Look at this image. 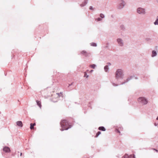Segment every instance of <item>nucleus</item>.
I'll use <instances>...</instances> for the list:
<instances>
[{
	"mask_svg": "<svg viewBox=\"0 0 158 158\" xmlns=\"http://www.w3.org/2000/svg\"><path fill=\"white\" fill-rule=\"evenodd\" d=\"M101 134V132L100 131H98L96 133V135L95 136V137H97L100 134Z\"/></svg>",
	"mask_w": 158,
	"mask_h": 158,
	"instance_id": "23",
	"label": "nucleus"
},
{
	"mask_svg": "<svg viewBox=\"0 0 158 158\" xmlns=\"http://www.w3.org/2000/svg\"><path fill=\"white\" fill-rule=\"evenodd\" d=\"M135 79H138V78H137V77H135Z\"/></svg>",
	"mask_w": 158,
	"mask_h": 158,
	"instance_id": "39",
	"label": "nucleus"
},
{
	"mask_svg": "<svg viewBox=\"0 0 158 158\" xmlns=\"http://www.w3.org/2000/svg\"><path fill=\"white\" fill-rule=\"evenodd\" d=\"M117 41L119 46L123 47V46L124 42L122 39L119 38H118L117 39Z\"/></svg>",
	"mask_w": 158,
	"mask_h": 158,
	"instance_id": "7",
	"label": "nucleus"
},
{
	"mask_svg": "<svg viewBox=\"0 0 158 158\" xmlns=\"http://www.w3.org/2000/svg\"><path fill=\"white\" fill-rule=\"evenodd\" d=\"M134 77V76H129L126 80H124V82H122L119 85H122L125 84L126 83L129 81L130 80H131Z\"/></svg>",
	"mask_w": 158,
	"mask_h": 158,
	"instance_id": "6",
	"label": "nucleus"
},
{
	"mask_svg": "<svg viewBox=\"0 0 158 158\" xmlns=\"http://www.w3.org/2000/svg\"><path fill=\"white\" fill-rule=\"evenodd\" d=\"M3 150L5 152H10V148L7 146H5L3 148Z\"/></svg>",
	"mask_w": 158,
	"mask_h": 158,
	"instance_id": "9",
	"label": "nucleus"
},
{
	"mask_svg": "<svg viewBox=\"0 0 158 158\" xmlns=\"http://www.w3.org/2000/svg\"><path fill=\"white\" fill-rule=\"evenodd\" d=\"M153 149L154 150L156 151L157 152H158V150L155 149V148H153Z\"/></svg>",
	"mask_w": 158,
	"mask_h": 158,
	"instance_id": "32",
	"label": "nucleus"
},
{
	"mask_svg": "<svg viewBox=\"0 0 158 158\" xmlns=\"http://www.w3.org/2000/svg\"><path fill=\"white\" fill-rule=\"evenodd\" d=\"M93 71V70H90V72H92Z\"/></svg>",
	"mask_w": 158,
	"mask_h": 158,
	"instance_id": "36",
	"label": "nucleus"
},
{
	"mask_svg": "<svg viewBox=\"0 0 158 158\" xmlns=\"http://www.w3.org/2000/svg\"><path fill=\"white\" fill-rule=\"evenodd\" d=\"M17 125L19 127H22L23 126V123L21 121H18L16 122Z\"/></svg>",
	"mask_w": 158,
	"mask_h": 158,
	"instance_id": "14",
	"label": "nucleus"
},
{
	"mask_svg": "<svg viewBox=\"0 0 158 158\" xmlns=\"http://www.w3.org/2000/svg\"><path fill=\"white\" fill-rule=\"evenodd\" d=\"M157 55V53L156 51L155 50H153L152 52V57H154L155 56H156Z\"/></svg>",
	"mask_w": 158,
	"mask_h": 158,
	"instance_id": "13",
	"label": "nucleus"
},
{
	"mask_svg": "<svg viewBox=\"0 0 158 158\" xmlns=\"http://www.w3.org/2000/svg\"><path fill=\"white\" fill-rule=\"evenodd\" d=\"M73 83H72L71 84H69V85L68 87H69V86H70L71 85L73 84Z\"/></svg>",
	"mask_w": 158,
	"mask_h": 158,
	"instance_id": "33",
	"label": "nucleus"
},
{
	"mask_svg": "<svg viewBox=\"0 0 158 158\" xmlns=\"http://www.w3.org/2000/svg\"><path fill=\"white\" fill-rule=\"evenodd\" d=\"M154 24L155 25H158V16L157 17L156 19L154 22Z\"/></svg>",
	"mask_w": 158,
	"mask_h": 158,
	"instance_id": "19",
	"label": "nucleus"
},
{
	"mask_svg": "<svg viewBox=\"0 0 158 158\" xmlns=\"http://www.w3.org/2000/svg\"><path fill=\"white\" fill-rule=\"evenodd\" d=\"M60 123L62 128L60 129L61 131L64 130H68L72 127L71 125L69 124L68 122L65 119L62 120L60 122Z\"/></svg>",
	"mask_w": 158,
	"mask_h": 158,
	"instance_id": "2",
	"label": "nucleus"
},
{
	"mask_svg": "<svg viewBox=\"0 0 158 158\" xmlns=\"http://www.w3.org/2000/svg\"><path fill=\"white\" fill-rule=\"evenodd\" d=\"M107 65H106V66H108V67L111 65V64L110 62L107 63Z\"/></svg>",
	"mask_w": 158,
	"mask_h": 158,
	"instance_id": "28",
	"label": "nucleus"
},
{
	"mask_svg": "<svg viewBox=\"0 0 158 158\" xmlns=\"http://www.w3.org/2000/svg\"><path fill=\"white\" fill-rule=\"evenodd\" d=\"M36 103L37 105L40 107V108H41V102L39 101L36 100Z\"/></svg>",
	"mask_w": 158,
	"mask_h": 158,
	"instance_id": "18",
	"label": "nucleus"
},
{
	"mask_svg": "<svg viewBox=\"0 0 158 158\" xmlns=\"http://www.w3.org/2000/svg\"><path fill=\"white\" fill-rule=\"evenodd\" d=\"M91 46L94 47H96L97 46V44L94 43H90Z\"/></svg>",
	"mask_w": 158,
	"mask_h": 158,
	"instance_id": "22",
	"label": "nucleus"
},
{
	"mask_svg": "<svg viewBox=\"0 0 158 158\" xmlns=\"http://www.w3.org/2000/svg\"><path fill=\"white\" fill-rule=\"evenodd\" d=\"M102 20V19L100 17L98 18H96L95 19V20L97 21H101Z\"/></svg>",
	"mask_w": 158,
	"mask_h": 158,
	"instance_id": "24",
	"label": "nucleus"
},
{
	"mask_svg": "<svg viewBox=\"0 0 158 158\" xmlns=\"http://www.w3.org/2000/svg\"><path fill=\"white\" fill-rule=\"evenodd\" d=\"M115 75V78L118 82H121V80L124 78V74L122 69H118L117 70Z\"/></svg>",
	"mask_w": 158,
	"mask_h": 158,
	"instance_id": "1",
	"label": "nucleus"
},
{
	"mask_svg": "<svg viewBox=\"0 0 158 158\" xmlns=\"http://www.w3.org/2000/svg\"><path fill=\"white\" fill-rule=\"evenodd\" d=\"M156 119L157 120H158V116L157 117V118H156Z\"/></svg>",
	"mask_w": 158,
	"mask_h": 158,
	"instance_id": "37",
	"label": "nucleus"
},
{
	"mask_svg": "<svg viewBox=\"0 0 158 158\" xmlns=\"http://www.w3.org/2000/svg\"><path fill=\"white\" fill-rule=\"evenodd\" d=\"M145 40L147 41H149L151 40V39L150 38H147Z\"/></svg>",
	"mask_w": 158,
	"mask_h": 158,
	"instance_id": "29",
	"label": "nucleus"
},
{
	"mask_svg": "<svg viewBox=\"0 0 158 158\" xmlns=\"http://www.w3.org/2000/svg\"><path fill=\"white\" fill-rule=\"evenodd\" d=\"M88 0H84L82 4H80V6L81 7H83L85 6L87 3Z\"/></svg>",
	"mask_w": 158,
	"mask_h": 158,
	"instance_id": "11",
	"label": "nucleus"
},
{
	"mask_svg": "<svg viewBox=\"0 0 158 158\" xmlns=\"http://www.w3.org/2000/svg\"><path fill=\"white\" fill-rule=\"evenodd\" d=\"M154 124V125L155 126H157V124L156 123H155Z\"/></svg>",
	"mask_w": 158,
	"mask_h": 158,
	"instance_id": "35",
	"label": "nucleus"
},
{
	"mask_svg": "<svg viewBox=\"0 0 158 158\" xmlns=\"http://www.w3.org/2000/svg\"><path fill=\"white\" fill-rule=\"evenodd\" d=\"M136 11L140 15H144L146 14L145 9L141 7L138 8Z\"/></svg>",
	"mask_w": 158,
	"mask_h": 158,
	"instance_id": "5",
	"label": "nucleus"
},
{
	"mask_svg": "<svg viewBox=\"0 0 158 158\" xmlns=\"http://www.w3.org/2000/svg\"><path fill=\"white\" fill-rule=\"evenodd\" d=\"M30 128L31 130L34 129V126L36 125L35 123H31L30 124Z\"/></svg>",
	"mask_w": 158,
	"mask_h": 158,
	"instance_id": "15",
	"label": "nucleus"
},
{
	"mask_svg": "<svg viewBox=\"0 0 158 158\" xmlns=\"http://www.w3.org/2000/svg\"><path fill=\"white\" fill-rule=\"evenodd\" d=\"M81 54L86 57H89L90 55V53L83 50L81 52Z\"/></svg>",
	"mask_w": 158,
	"mask_h": 158,
	"instance_id": "8",
	"label": "nucleus"
},
{
	"mask_svg": "<svg viewBox=\"0 0 158 158\" xmlns=\"http://www.w3.org/2000/svg\"><path fill=\"white\" fill-rule=\"evenodd\" d=\"M98 130L100 131H106L105 128L103 126L100 127L98 128Z\"/></svg>",
	"mask_w": 158,
	"mask_h": 158,
	"instance_id": "16",
	"label": "nucleus"
},
{
	"mask_svg": "<svg viewBox=\"0 0 158 158\" xmlns=\"http://www.w3.org/2000/svg\"><path fill=\"white\" fill-rule=\"evenodd\" d=\"M88 75H87L86 73L85 72V74H84V77H86L87 78L88 77Z\"/></svg>",
	"mask_w": 158,
	"mask_h": 158,
	"instance_id": "25",
	"label": "nucleus"
},
{
	"mask_svg": "<svg viewBox=\"0 0 158 158\" xmlns=\"http://www.w3.org/2000/svg\"><path fill=\"white\" fill-rule=\"evenodd\" d=\"M120 28L121 30L125 31L126 30L125 27L124 25L122 24L120 26Z\"/></svg>",
	"mask_w": 158,
	"mask_h": 158,
	"instance_id": "12",
	"label": "nucleus"
},
{
	"mask_svg": "<svg viewBox=\"0 0 158 158\" xmlns=\"http://www.w3.org/2000/svg\"><path fill=\"white\" fill-rule=\"evenodd\" d=\"M52 101L54 102H57V101H55V100H52Z\"/></svg>",
	"mask_w": 158,
	"mask_h": 158,
	"instance_id": "34",
	"label": "nucleus"
},
{
	"mask_svg": "<svg viewBox=\"0 0 158 158\" xmlns=\"http://www.w3.org/2000/svg\"><path fill=\"white\" fill-rule=\"evenodd\" d=\"M89 9L90 10H94V9L93 8V6H90L89 7Z\"/></svg>",
	"mask_w": 158,
	"mask_h": 158,
	"instance_id": "27",
	"label": "nucleus"
},
{
	"mask_svg": "<svg viewBox=\"0 0 158 158\" xmlns=\"http://www.w3.org/2000/svg\"><path fill=\"white\" fill-rule=\"evenodd\" d=\"M116 132H118V133H120V131L118 130V129H116Z\"/></svg>",
	"mask_w": 158,
	"mask_h": 158,
	"instance_id": "31",
	"label": "nucleus"
},
{
	"mask_svg": "<svg viewBox=\"0 0 158 158\" xmlns=\"http://www.w3.org/2000/svg\"><path fill=\"white\" fill-rule=\"evenodd\" d=\"M108 69H109V68H108V66L106 65L104 66V69L105 71L106 72H108Z\"/></svg>",
	"mask_w": 158,
	"mask_h": 158,
	"instance_id": "17",
	"label": "nucleus"
},
{
	"mask_svg": "<svg viewBox=\"0 0 158 158\" xmlns=\"http://www.w3.org/2000/svg\"><path fill=\"white\" fill-rule=\"evenodd\" d=\"M118 8L120 10L124 8L126 4V3L123 0H118Z\"/></svg>",
	"mask_w": 158,
	"mask_h": 158,
	"instance_id": "3",
	"label": "nucleus"
},
{
	"mask_svg": "<svg viewBox=\"0 0 158 158\" xmlns=\"http://www.w3.org/2000/svg\"><path fill=\"white\" fill-rule=\"evenodd\" d=\"M122 158H135V156L134 155H131L128 156L127 154H125Z\"/></svg>",
	"mask_w": 158,
	"mask_h": 158,
	"instance_id": "10",
	"label": "nucleus"
},
{
	"mask_svg": "<svg viewBox=\"0 0 158 158\" xmlns=\"http://www.w3.org/2000/svg\"><path fill=\"white\" fill-rule=\"evenodd\" d=\"M62 94V93L61 92H60V94L57 93L56 94L57 95V96L58 97H60V94Z\"/></svg>",
	"mask_w": 158,
	"mask_h": 158,
	"instance_id": "30",
	"label": "nucleus"
},
{
	"mask_svg": "<svg viewBox=\"0 0 158 158\" xmlns=\"http://www.w3.org/2000/svg\"><path fill=\"white\" fill-rule=\"evenodd\" d=\"M22 152H21V153H20V156H22Z\"/></svg>",
	"mask_w": 158,
	"mask_h": 158,
	"instance_id": "38",
	"label": "nucleus"
},
{
	"mask_svg": "<svg viewBox=\"0 0 158 158\" xmlns=\"http://www.w3.org/2000/svg\"><path fill=\"white\" fill-rule=\"evenodd\" d=\"M156 2H158V0H156Z\"/></svg>",
	"mask_w": 158,
	"mask_h": 158,
	"instance_id": "40",
	"label": "nucleus"
},
{
	"mask_svg": "<svg viewBox=\"0 0 158 158\" xmlns=\"http://www.w3.org/2000/svg\"><path fill=\"white\" fill-rule=\"evenodd\" d=\"M112 85L114 86H117L118 85V84H115V83H113V82H112Z\"/></svg>",
	"mask_w": 158,
	"mask_h": 158,
	"instance_id": "26",
	"label": "nucleus"
},
{
	"mask_svg": "<svg viewBox=\"0 0 158 158\" xmlns=\"http://www.w3.org/2000/svg\"><path fill=\"white\" fill-rule=\"evenodd\" d=\"M96 66V65L95 64H92L90 65V67L93 69H95Z\"/></svg>",
	"mask_w": 158,
	"mask_h": 158,
	"instance_id": "21",
	"label": "nucleus"
},
{
	"mask_svg": "<svg viewBox=\"0 0 158 158\" xmlns=\"http://www.w3.org/2000/svg\"><path fill=\"white\" fill-rule=\"evenodd\" d=\"M99 16L102 19H104L105 17V15L102 13L100 14Z\"/></svg>",
	"mask_w": 158,
	"mask_h": 158,
	"instance_id": "20",
	"label": "nucleus"
},
{
	"mask_svg": "<svg viewBox=\"0 0 158 158\" xmlns=\"http://www.w3.org/2000/svg\"><path fill=\"white\" fill-rule=\"evenodd\" d=\"M138 101L143 105H145L148 102L147 100L144 97H139L138 98Z\"/></svg>",
	"mask_w": 158,
	"mask_h": 158,
	"instance_id": "4",
	"label": "nucleus"
}]
</instances>
